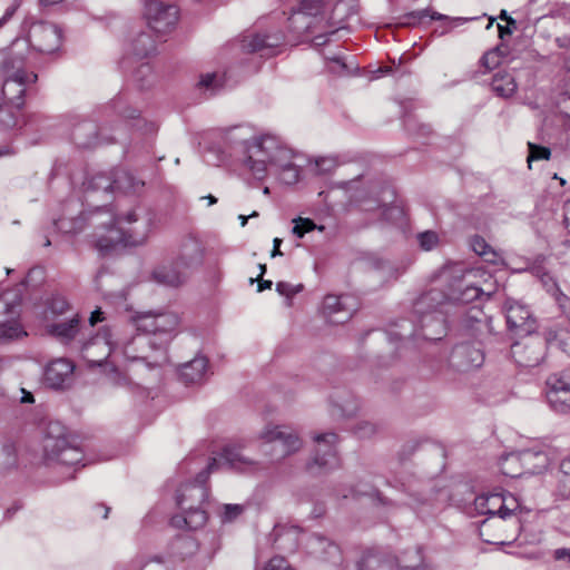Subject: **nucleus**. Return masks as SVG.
Instances as JSON below:
<instances>
[{
	"label": "nucleus",
	"instance_id": "4be33fe9",
	"mask_svg": "<svg viewBox=\"0 0 570 570\" xmlns=\"http://www.w3.org/2000/svg\"><path fill=\"white\" fill-rule=\"evenodd\" d=\"M284 35L279 31L273 33H257L245 36L242 48L247 52H259L261 56H273L284 45Z\"/></svg>",
	"mask_w": 570,
	"mask_h": 570
},
{
	"label": "nucleus",
	"instance_id": "f8f14e48",
	"mask_svg": "<svg viewBox=\"0 0 570 570\" xmlns=\"http://www.w3.org/2000/svg\"><path fill=\"white\" fill-rule=\"evenodd\" d=\"M144 14L148 27L158 35L170 32L178 21V9L176 6L164 3L159 0H147Z\"/></svg>",
	"mask_w": 570,
	"mask_h": 570
},
{
	"label": "nucleus",
	"instance_id": "e2e57ef3",
	"mask_svg": "<svg viewBox=\"0 0 570 570\" xmlns=\"http://www.w3.org/2000/svg\"><path fill=\"white\" fill-rule=\"evenodd\" d=\"M177 544L179 548L186 549L189 553H194L198 548L196 541L190 537L179 538Z\"/></svg>",
	"mask_w": 570,
	"mask_h": 570
},
{
	"label": "nucleus",
	"instance_id": "5701e85b",
	"mask_svg": "<svg viewBox=\"0 0 570 570\" xmlns=\"http://www.w3.org/2000/svg\"><path fill=\"white\" fill-rule=\"evenodd\" d=\"M547 400L550 406L559 413L570 412V383L553 374L547 380Z\"/></svg>",
	"mask_w": 570,
	"mask_h": 570
},
{
	"label": "nucleus",
	"instance_id": "9d476101",
	"mask_svg": "<svg viewBox=\"0 0 570 570\" xmlns=\"http://www.w3.org/2000/svg\"><path fill=\"white\" fill-rule=\"evenodd\" d=\"M474 507L479 514L487 517L529 512L513 494L507 491L480 494L474 499Z\"/></svg>",
	"mask_w": 570,
	"mask_h": 570
},
{
	"label": "nucleus",
	"instance_id": "0e129e2a",
	"mask_svg": "<svg viewBox=\"0 0 570 570\" xmlns=\"http://www.w3.org/2000/svg\"><path fill=\"white\" fill-rule=\"evenodd\" d=\"M69 305L63 298H53L50 304V308L56 314H62L68 309Z\"/></svg>",
	"mask_w": 570,
	"mask_h": 570
},
{
	"label": "nucleus",
	"instance_id": "393cba45",
	"mask_svg": "<svg viewBox=\"0 0 570 570\" xmlns=\"http://www.w3.org/2000/svg\"><path fill=\"white\" fill-rule=\"evenodd\" d=\"M73 370L75 365L69 360H53L45 367L43 383L52 390H62L69 384Z\"/></svg>",
	"mask_w": 570,
	"mask_h": 570
},
{
	"label": "nucleus",
	"instance_id": "ea45409f",
	"mask_svg": "<svg viewBox=\"0 0 570 570\" xmlns=\"http://www.w3.org/2000/svg\"><path fill=\"white\" fill-rule=\"evenodd\" d=\"M426 17H430L432 20H443L446 18L445 16H443L439 12L430 13L429 9H421V10H416V11L406 13L402 18L403 21L401 22V24L414 27V26L419 24Z\"/></svg>",
	"mask_w": 570,
	"mask_h": 570
},
{
	"label": "nucleus",
	"instance_id": "864d4df0",
	"mask_svg": "<svg viewBox=\"0 0 570 570\" xmlns=\"http://www.w3.org/2000/svg\"><path fill=\"white\" fill-rule=\"evenodd\" d=\"M481 65L487 69L491 70L499 66L500 63V55L499 48L487 51L481 58Z\"/></svg>",
	"mask_w": 570,
	"mask_h": 570
},
{
	"label": "nucleus",
	"instance_id": "b1692460",
	"mask_svg": "<svg viewBox=\"0 0 570 570\" xmlns=\"http://www.w3.org/2000/svg\"><path fill=\"white\" fill-rule=\"evenodd\" d=\"M205 257V247L195 235H187L181 239L177 261L188 272L199 267Z\"/></svg>",
	"mask_w": 570,
	"mask_h": 570
},
{
	"label": "nucleus",
	"instance_id": "f257e3e1",
	"mask_svg": "<svg viewBox=\"0 0 570 570\" xmlns=\"http://www.w3.org/2000/svg\"><path fill=\"white\" fill-rule=\"evenodd\" d=\"M178 316L174 313H145L136 320L140 332L125 347V354L131 360L147 362L149 367L161 366L167 358V347L177 334Z\"/></svg>",
	"mask_w": 570,
	"mask_h": 570
},
{
	"label": "nucleus",
	"instance_id": "0eeeda50",
	"mask_svg": "<svg viewBox=\"0 0 570 570\" xmlns=\"http://www.w3.org/2000/svg\"><path fill=\"white\" fill-rule=\"evenodd\" d=\"M59 423H50L43 440V451L47 460L57 461L65 465H76L83 459L82 451L72 445L62 433Z\"/></svg>",
	"mask_w": 570,
	"mask_h": 570
},
{
	"label": "nucleus",
	"instance_id": "58836bf2",
	"mask_svg": "<svg viewBox=\"0 0 570 570\" xmlns=\"http://www.w3.org/2000/svg\"><path fill=\"white\" fill-rule=\"evenodd\" d=\"M224 85V78L216 72L202 75L198 81V87L208 92L209 97L218 94Z\"/></svg>",
	"mask_w": 570,
	"mask_h": 570
},
{
	"label": "nucleus",
	"instance_id": "4d7b16f0",
	"mask_svg": "<svg viewBox=\"0 0 570 570\" xmlns=\"http://www.w3.org/2000/svg\"><path fill=\"white\" fill-rule=\"evenodd\" d=\"M264 570H293L287 562V560L283 557H274L272 558L267 564L264 567Z\"/></svg>",
	"mask_w": 570,
	"mask_h": 570
},
{
	"label": "nucleus",
	"instance_id": "1a4fd4ad",
	"mask_svg": "<svg viewBox=\"0 0 570 570\" xmlns=\"http://www.w3.org/2000/svg\"><path fill=\"white\" fill-rule=\"evenodd\" d=\"M115 220V214L107 208L97 207L95 210L81 213L79 216L66 219H59L56 225L57 228L63 233L78 234L83 230L85 225L88 224L95 228L92 234L94 244L96 245V235L107 234V226L111 225Z\"/></svg>",
	"mask_w": 570,
	"mask_h": 570
},
{
	"label": "nucleus",
	"instance_id": "20e7f679",
	"mask_svg": "<svg viewBox=\"0 0 570 570\" xmlns=\"http://www.w3.org/2000/svg\"><path fill=\"white\" fill-rule=\"evenodd\" d=\"M216 459L207 464L191 483L183 484L177 490L176 502L181 513L171 518L170 524L177 529L197 530L205 525L207 513L203 509V503L208 498L206 482L209 474L215 470Z\"/></svg>",
	"mask_w": 570,
	"mask_h": 570
},
{
	"label": "nucleus",
	"instance_id": "4c0bfd02",
	"mask_svg": "<svg viewBox=\"0 0 570 570\" xmlns=\"http://www.w3.org/2000/svg\"><path fill=\"white\" fill-rule=\"evenodd\" d=\"M156 50V45L151 36L147 32H140L132 40L134 55L139 58H145Z\"/></svg>",
	"mask_w": 570,
	"mask_h": 570
},
{
	"label": "nucleus",
	"instance_id": "423d86ee",
	"mask_svg": "<svg viewBox=\"0 0 570 570\" xmlns=\"http://www.w3.org/2000/svg\"><path fill=\"white\" fill-rule=\"evenodd\" d=\"M525 513H507L487 517L481 521L479 533L489 544L510 546L522 530V519Z\"/></svg>",
	"mask_w": 570,
	"mask_h": 570
},
{
	"label": "nucleus",
	"instance_id": "13d9d810",
	"mask_svg": "<svg viewBox=\"0 0 570 570\" xmlns=\"http://www.w3.org/2000/svg\"><path fill=\"white\" fill-rule=\"evenodd\" d=\"M552 558L554 561L562 562L570 568V547L554 549L552 551Z\"/></svg>",
	"mask_w": 570,
	"mask_h": 570
},
{
	"label": "nucleus",
	"instance_id": "79ce46f5",
	"mask_svg": "<svg viewBox=\"0 0 570 570\" xmlns=\"http://www.w3.org/2000/svg\"><path fill=\"white\" fill-rule=\"evenodd\" d=\"M560 474L558 491L562 498L568 499L570 498V458L561 461Z\"/></svg>",
	"mask_w": 570,
	"mask_h": 570
},
{
	"label": "nucleus",
	"instance_id": "6e6d98bb",
	"mask_svg": "<svg viewBox=\"0 0 570 570\" xmlns=\"http://www.w3.org/2000/svg\"><path fill=\"white\" fill-rule=\"evenodd\" d=\"M244 511V507L239 504H225L223 512V521L232 522Z\"/></svg>",
	"mask_w": 570,
	"mask_h": 570
},
{
	"label": "nucleus",
	"instance_id": "7c9ffc66",
	"mask_svg": "<svg viewBox=\"0 0 570 570\" xmlns=\"http://www.w3.org/2000/svg\"><path fill=\"white\" fill-rule=\"evenodd\" d=\"M331 414L337 419H348L360 410L357 397L347 391H337L331 396Z\"/></svg>",
	"mask_w": 570,
	"mask_h": 570
},
{
	"label": "nucleus",
	"instance_id": "9b49d317",
	"mask_svg": "<svg viewBox=\"0 0 570 570\" xmlns=\"http://www.w3.org/2000/svg\"><path fill=\"white\" fill-rule=\"evenodd\" d=\"M316 449L312 461L307 464L311 473H321L338 465L336 443L338 435L334 432L315 434L313 438Z\"/></svg>",
	"mask_w": 570,
	"mask_h": 570
},
{
	"label": "nucleus",
	"instance_id": "09e8293b",
	"mask_svg": "<svg viewBox=\"0 0 570 570\" xmlns=\"http://www.w3.org/2000/svg\"><path fill=\"white\" fill-rule=\"evenodd\" d=\"M135 79L140 82L141 88L149 87L154 80L151 67L148 63H141L135 72Z\"/></svg>",
	"mask_w": 570,
	"mask_h": 570
},
{
	"label": "nucleus",
	"instance_id": "680f3d73",
	"mask_svg": "<svg viewBox=\"0 0 570 570\" xmlns=\"http://www.w3.org/2000/svg\"><path fill=\"white\" fill-rule=\"evenodd\" d=\"M0 125L11 127L14 125V118L7 107L0 105Z\"/></svg>",
	"mask_w": 570,
	"mask_h": 570
},
{
	"label": "nucleus",
	"instance_id": "603ef678",
	"mask_svg": "<svg viewBox=\"0 0 570 570\" xmlns=\"http://www.w3.org/2000/svg\"><path fill=\"white\" fill-rule=\"evenodd\" d=\"M338 166L337 157H321L316 160V168L320 174H327Z\"/></svg>",
	"mask_w": 570,
	"mask_h": 570
},
{
	"label": "nucleus",
	"instance_id": "bf43d9fd",
	"mask_svg": "<svg viewBox=\"0 0 570 570\" xmlns=\"http://www.w3.org/2000/svg\"><path fill=\"white\" fill-rule=\"evenodd\" d=\"M379 209L381 210V217L387 222H390L394 216L402 214V210L397 206L382 205L379 206Z\"/></svg>",
	"mask_w": 570,
	"mask_h": 570
},
{
	"label": "nucleus",
	"instance_id": "a19ab883",
	"mask_svg": "<svg viewBox=\"0 0 570 570\" xmlns=\"http://www.w3.org/2000/svg\"><path fill=\"white\" fill-rule=\"evenodd\" d=\"M27 335L17 321L0 322V342H8Z\"/></svg>",
	"mask_w": 570,
	"mask_h": 570
},
{
	"label": "nucleus",
	"instance_id": "dca6fc26",
	"mask_svg": "<svg viewBox=\"0 0 570 570\" xmlns=\"http://www.w3.org/2000/svg\"><path fill=\"white\" fill-rule=\"evenodd\" d=\"M71 141L80 149L96 148L105 142H111L114 139L105 137L98 125L88 119H82L73 124L70 132Z\"/></svg>",
	"mask_w": 570,
	"mask_h": 570
},
{
	"label": "nucleus",
	"instance_id": "8fccbe9b",
	"mask_svg": "<svg viewBox=\"0 0 570 570\" xmlns=\"http://www.w3.org/2000/svg\"><path fill=\"white\" fill-rule=\"evenodd\" d=\"M420 246L424 250L433 249L439 243V236L435 232L426 230L417 235Z\"/></svg>",
	"mask_w": 570,
	"mask_h": 570
},
{
	"label": "nucleus",
	"instance_id": "052dcab7",
	"mask_svg": "<svg viewBox=\"0 0 570 570\" xmlns=\"http://www.w3.org/2000/svg\"><path fill=\"white\" fill-rule=\"evenodd\" d=\"M332 62L338 66V70H334L338 75H352L357 68L356 66H348L341 57L332 58Z\"/></svg>",
	"mask_w": 570,
	"mask_h": 570
},
{
	"label": "nucleus",
	"instance_id": "473e14b6",
	"mask_svg": "<svg viewBox=\"0 0 570 570\" xmlns=\"http://www.w3.org/2000/svg\"><path fill=\"white\" fill-rule=\"evenodd\" d=\"M265 150L271 151L269 166L282 169L293 164V153L286 146H283L281 141L273 136H266Z\"/></svg>",
	"mask_w": 570,
	"mask_h": 570
},
{
	"label": "nucleus",
	"instance_id": "774afa93",
	"mask_svg": "<svg viewBox=\"0 0 570 570\" xmlns=\"http://www.w3.org/2000/svg\"><path fill=\"white\" fill-rule=\"evenodd\" d=\"M563 219H564V225L567 227V229L569 230L570 233V200H568L566 204H564V215H563Z\"/></svg>",
	"mask_w": 570,
	"mask_h": 570
},
{
	"label": "nucleus",
	"instance_id": "2f4dec72",
	"mask_svg": "<svg viewBox=\"0 0 570 570\" xmlns=\"http://www.w3.org/2000/svg\"><path fill=\"white\" fill-rule=\"evenodd\" d=\"M511 353L515 362L524 367H534L539 365L543 358L542 346L540 342L530 345L514 343L511 347Z\"/></svg>",
	"mask_w": 570,
	"mask_h": 570
},
{
	"label": "nucleus",
	"instance_id": "69168bd1",
	"mask_svg": "<svg viewBox=\"0 0 570 570\" xmlns=\"http://www.w3.org/2000/svg\"><path fill=\"white\" fill-rule=\"evenodd\" d=\"M343 28H344V26L340 24L330 31H326L324 33H320V35L315 36L313 41L316 46H323L328 41V36L334 35L336 31H338L340 29H343Z\"/></svg>",
	"mask_w": 570,
	"mask_h": 570
},
{
	"label": "nucleus",
	"instance_id": "f03ea898",
	"mask_svg": "<svg viewBox=\"0 0 570 570\" xmlns=\"http://www.w3.org/2000/svg\"><path fill=\"white\" fill-rule=\"evenodd\" d=\"M483 291L474 285L459 284L451 288L450 293L432 288L422 294L414 303V312L420 315V333L400 332L394 333L399 341L411 338L414 336L422 337L428 341H438L445 334V324L440 308L448 302L468 304L480 298Z\"/></svg>",
	"mask_w": 570,
	"mask_h": 570
},
{
	"label": "nucleus",
	"instance_id": "4468645a",
	"mask_svg": "<svg viewBox=\"0 0 570 570\" xmlns=\"http://www.w3.org/2000/svg\"><path fill=\"white\" fill-rule=\"evenodd\" d=\"M144 186L142 181L137 180L130 173L125 170H118L115 173L114 178L105 174H98L91 177L87 183V191L104 193L109 191H137L139 187Z\"/></svg>",
	"mask_w": 570,
	"mask_h": 570
},
{
	"label": "nucleus",
	"instance_id": "49530a36",
	"mask_svg": "<svg viewBox=\"0 0 570 570\" xmlns=\"http://www.w3.org/2000/svg\"><path fill=\"white\" fill-rule=\"evenodd\" d=\"M380 425L371 421H360L355 424L353 432L360 439H370L379 433Z\"/></svg>",
	"mask_w": 570,
	"mask_h": 570
},
{
	"label": "nucleus",
	"instance_id": "ddd939ff",
	"mask_svg": "<svg viewBox=\"0 0 570 570\" xmlns=\"http://www.w3.org/2000/svg\"><path fill=\"white\" fill-rule=\"evenodd\" d=\"M266 136L242 145L243 163L256 179H264L269 166L271 151L265 150Z\"/></svg>",
	"mask_w": 570,
	"mask_h": 570
},
{
	"label": "nucleus",
	"instance_id": "a18cd8bd",
	"mask_svg": "<svg viewBox=\"0 0 570 570\" xmlns=\"http://www.w3.org/2000/svg\"><path fill=\"white\" fill-rule=\"evenodd\" d=\"M472 249L480 256L485 257L488 262L494 263L497 254L490 245L480 236H474L471 240Z\"/></svg>",
	"mask_w": 570,
	"mask_h": 570
},
{
	"label": "nucleus",
	"instance_id": "c9c22d12",
	"mask_svg": "<svg viewBox=\"0 0 570 570\" xmlns=\"http://www.w3.org/2000/svg\"><path fill=\"white\" fill-rule=\"evenodd\" d=\"M492 90L500 97L509 98L517 91V82L510 73L498 72L491 82Z\"/></svg>",
	"mask_w": 570,
	"mask_h": 570
},
{
	"label": "nucleus",
	"instance_id": "5fc2aeb1",
	"mask_svg": "<svg viewBox=\"0 0 570 570\" xmlns=\"http://www.w3.org/2000/svg\"><path fill=\"white\" fill-rule=\"evenodd\" d=\"M282 173V180L287 184L292 185L298 181L299 178V170L297 166L292 164L291 166L284 167L279 169Z\"/></svg>",
	"mask_w": 570,
	"mask_h": 570
},
{
	"label": "nucleus",
	"instance_id": "7ed1b4c3",
	"mask_svg": "<svg viewBox=\"0 0 570 570\" xmlns=\"http://www.w3.org/2000/svg\"><path fill=\"white\" fill-rule=\"evenodd\" d=\"M151 230V216L141 207H135L126 214L116 217L107 226V234L96 235V248L104 255L114 250L118 245L140 246Z\"/></svg>",
	"mask_w": 570,
	"mask_h": 570
},
{
	"label": "nucleus",
	"instance_id": "e433bc0d",
	"mask_svg": "<svg viewBox=\"0 0 570 570\" xmlns=\"http://www.w3.org/2000/svg\"><path fill=\"white\" fill-rule=\"evenodd\" d=\"M78 326H79V318L77 315H75L69 321L50 324L48 326V328H49V333L52 334L53 336H56L62 341H70L78 333Z\"/></svg>",
	"mask_w": 570,
	"mask_h": 570
},
{
	"label": "nucleus",
	"instance_id": "bb28decb",
	"mask_svg": "<svg viewBox=\"0 0 570 570\" xmlns=\"http://www.w3.org/2000/svg\"><path fill=\"white\" fill-rule=\"evenodd\" d=\"M218 466H227L239 472H250L259 469V463L245 456L240 446L228 445L224 448L219 461L216 460L215 469Z\"/></svg>",
	"mask_w": 570,
	"mask_h": 570
},
{
	"label": "nucleus",
	"instance_id": "f3484780",
	"mask_svg": "<svg viewBox=\"0 0 570 570\" xmlns=\"http://www.w3.org/2000/svg\"><path fill=\"white\" fill-rule=\"evenodd\" d=\"M483 362V351L471 343L455 345L449 357L450 366L458 372H469L479 368Z\"/></svg>",
	"mask_w": 570,
	"mask_h": 570
},
{
	"label": "nucleus",
	"instance_id": "c756f323",
	"mask_svg": "<svg viewBox=\"0 0 570 570\" xmlns=\"http://www.w3.org/2000/svg\"><path fill=\"white\" fill-rule=\"evenodd\" d=\"M301 531L297 527L287 524H277L274 527L269 539L275 549L283 552H295L299 544Z\"/></svg>",
	"mask_w": 570,
	"mask_h": 570
},
{
	"label": "nucleus",
	"instance_id": "a211bd4d",
	"mask_svg": "<svg viewBox=\"0 0 570 570\" xmlns=\"http://www.w3.org/2000/svg\"><path fill=\"white\" fill-rule=\"evenodd\" d=\"M517 461L521 463L524 471L530 473H538L547 468L548 455L546 452L535 449H527L522 450L518 454H510L504 459L502 463V472L511 478L520 475L521 472H511L505 468V464Z\"/></svg>",
	"mask_w": 570,
	"mask_h": 570
},
{
	"label": "nucleus",
	"instance_id": "39448f33",
	"mask_svg": "<svg viewBox=\"0 0 570 570\" xmlns=\"http://www.w3.org/2000/svg\"><path fill=\"white\" fill-rule=\"evenodd\" d=\"M1 68L4 76L2 95L8 104L20 109L24 105L27 86L35 83L38 75L28 73L24 70L23 58L17 55H8L1 63Z\"/></svg>",
	"mask_w": 570,
	"mask_h": 570
},
{
	"label": "nucleus",
	"instance_id": "3c124183",
	"mask_svg": "<svg viewBox=\"0 0 570 570\" xmlns=\"http://www.w3.org/2000/svg\"><path fill=\"white\" fill-rule=\"evenodd\" d=\"M303 288V284L293 285L287 282H278L276 284V292L282 296H286L288 299H291L295 294L302 292Z\"/></svg>",
	"mask_w": 570,
	"mask_h": 570
},
{
	"label": "nucleus",
	"instance_id": "c03bdc74",
	"mask_svg": "<svg viewBox=\"0 0 570 570\" xmlns=\"http://www.w3.org/2000/svg\"><path fill=\"white\" fill-rule=\"evenodd\" d=\"M1 465L3 470H11L17 466L18 455H17V446L12 442H6L1 446Z\"/></svg>",
	"mask_w": 570,
	"mask_h": 570
},
{
	"label": "nucleus",
	"instance_id": "cd10ccee",
	"mask_svg": "<svg viewBox=\"0 0 570 570\" xmlns=\"http://www.w3.org/2000/svg\"><path fill=\"white\" fill-rule=\"evenodd\" d=\"M109 108H111L116 114L121 116L125 119L136 120L135 126L144 134H153L157 130V125L155 122L147 121L142 118H139V110L128 104L126 96L119 95L115 97L110 104Z\"/></svg>",
	"mask_w": 570,
	"mask_h": 570
},
{
	"label": "nucleus",
	"instance_id": "de8ad7c7",
	"mask_svg": "<svg viewBox=\"0 0 570 570\" xmlns=\"http://www.w3.org/2000/svg\"><path fill=\"white\" fill-rule=\"evenodd\" d=\"M528 147H529V156H528L527 161L529 164V167H531V163L533 160H542V159L548 160L551 156V150L548 147L539 146V145H535L532 142H529Z\"/></svg>",
	"mask_w": 570,
	"mask_h": 570
},
{
	"label": "nucleus",
	"instance_id": "a878e982",
	"mask_svg": "<svg viewBox=\"0 0 570 570\" xmlns=\"http://www.w3.org/2000/svg\"><path fill=\"white\" fill-rule=\"evenodd\" d=\"M323 9V0H302L299 10L289 18L291 26L297 33H312L314 26L309 19L315 20Z\"/></svg>",
	"mask_w": 570,
	"mask_h": 570
},
{
	"label": "nucleus",
	"instance_id": "6e6552de",
	"mask_svg": "<svg viewBox=\"0 0 570 570\" xmlns=\"http://www.w3.org/2000/svg\"><path fill=\"white\" fill-rule=\"evenodd\" d=\"M259 439L263 441L264 453L269 454L274 462L295 453L302 446L299 438L286 426L266 425Z\"/></svg>",
	"mask_w": 570,
	"mask_h": 570
},
{
	"label": "nucleus",
	"instance_id": "412c9836",
	"mask_svg": "<svg viewBox=\"0 0 570 570\" xmlns=\"http://www.w3.org/2000/svg\"><path fill=\"white\" fill-rule=\"evenodd\" d=\"M189 274L190 272L174 259L157 265L151 272V279L163 286L178 287L186 283Z\"/></svg>",
	"mask_w": 570,
	"mask_h": 570
},
{
	"label": "nucleus",
	"instance_id": "72a5a7b5",
	"mask_svg": "<svg viewBox=\"0 0 570 570\" xmlns=\"http://www.w3.org/2000/svg\"><path fill=\"white\" fill-rule=\"evenodd\" d=\"M208 360L205 356H196L183 364L179 370L180 379L186 384H195L204 381L207 373Z\"/></svg>",
	"mask_w": 570,
	"mask_h": 570
},
{
	"label": "nucleus",
	"instance_id": "aec40b11",
	"mask_svg": "<svg viewBox=\"0 0 570 570\" xmlns=\"http://www.w3.org/2000/svg\"><path fill=\"white\" fill-rule=\"evenodd\" d=\"M323 311L331 323L343 324L356 311L354 298L348 295H326L323 301Z\"/></svg>",
	"mask_w": 570,
	"mask_h": 570
},
{
	"label": "nucleus",
	"instance_id": "6ab92c4d",
	"mask_svg": "<svg viewBox=\"0 0 570 570\" xmlns=\"http://www.w3.org/2000/svg\"><path fill=\"white\" fill-rule=\"evenodd\" d=\"M507 324L514 334L523 336L535 330V322L524 305L508 301L504 305Z\"/></svg>",
	"mask_w": 570,
	"mask_h": 570
},
{
	"label": "nucleus",
	"instance_id": "37998d69",
	"mask_svg": "<svg viewBox=\"0 0 570 570\" xmlns=\"http://www.w3.org/2000/svg\"><path fill=\"white\" fill-rule=\"evenodd\" d=\"M292 223L294 224L292 233L297 238H303L306 233L314 229L324 230V226L316 225L311 218L296 217Z\"/></svg>",
	"mask_w": 570,
	"mask_h": 570
},
{
	"label": "nucleus",
	"instance_id": "2eb2a0df",
	"mask_svg": "<svg viewBox=\"0 0 570 570\" xmlns=\"http://www.w3.org/2000/svg\"><path fill=\"white\" fill-rule=\"evenodd\" d=\"M61 29L50 22H37L30 28L29 45L42 53H52L61 45Z\"/></svg>",
	"mask_w": 570,
	"mask_h": 570
},
{
	"label": "nucleus",
	"instance_id": "c85d7f7f",
	"mask_svg": "<svg viewBox=\"0 0 570 570\" xmlns=\"http://www.w3.org/2000/svg\"><path fill=\"white\" fill-rule=\"evenodd\" d=\"M111 344V334L108 328H105L83 344V352L89 361L101 365L102 361L110 355Z\"/></svg>",
	"mask_w": 570,
	"mask_h": 570
},
{
	"label": "nucleus",
	"instance_id": "f704fd0d",
	"mask_svg": "<svg viewBox=\"0 0 570 570\" xmlns=\"http://www.w3.org/2000/svg\"><path fill=\"white\" fill-rule=\"evenodd\" d=\"M309 547L314 552H320L321 558L325 561L337 563L341 560L338 546L321 535H312Z\"/></svg>",
	"mask_w": 570,
	"mask_h": 570
},
{
	"label": "nucleus",
	"instance_id": "338daca9",
	"mask_svg": "<svg viewBox=\"0 0 570 570\" xmlns=\"http://www.w3.org/2000/svg\"><path fill=\"white\" fill-rule=\"evenodd\" d=\"M20 7V0H14V2L7 8L2 18H0V28L4 26L16 13L17 9Z\"/></svg>",
	"mask_w": 570,
	"mask_h": 570
}]
</instances>
